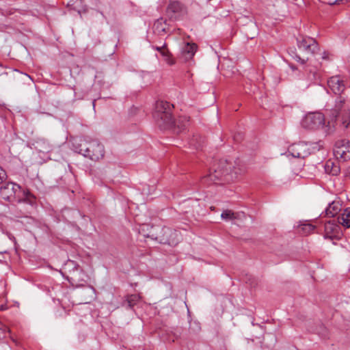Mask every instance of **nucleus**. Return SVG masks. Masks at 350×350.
<instances>
[{
	"mask_svg": "<svg viewBox=\"0 0 350 350\" xmlns=\"http://www.w3.org/2000/svg\"><path fill=\"white\" fill-rule=\"evenodd\" d=\"M342 110L345 111V100L339 97L336 102L335 108L331 111L332 118L325 124V116L320 112H312L307 113L301 120L304 128L309 130L324 129L325 133H330L334 128V122L340 116Z\"/></svg>",
	"mask_w": 350,
	"mask_h": 350,
	"instance_id": "1",
	"label": "nucleus"
},
{
	"mask_svg": "<svg viewBox=\"0 0 350 350\" xmlns=\"http://www.w3.org/2000/svg\"><path fill=\"white\" fill-rule=\"evenodd\" d=\"M213 171L202 178L203 183H213L215 184H224L233 181L239 175L245 172V167L239 161L234 162V165L230 163L227 160H220L213 167Z\"/></svg>",
	"mask_w": 350,
	"mask_h": 350,
	"instance_id": "2",
	"label": "nucleus"
},
{
	"mask_svg": "<svg viewBox=\"0 0 350 350\" xmlns=\"http://www.w3.org/2000/svg\"><path fill=\"white\" fill-rule=\"evenodd\" d=\"M174 106L169 102L159 100L155 104L154 111L153 112V118L161 129H171L177 126L180 131L184 130L188 124L189 118L187 116L180 117L176 121H174L172 111Z\"/></svg>",
	"mask_w": 350,
	"mask_h": 350,
	"instance_id": "3",
	"label": "nucleus"
},
{
	"mask_svg": "<svg viewBox=\"0 0 350 350\" xmlns=\"http://www.w3.org/2000/svg\"><path fill=\"white\" fill-rule=\"evenodd\" d=\"M73 147L75 152L94 161L102 159L105 155L103 145L95 139H79L73 144Z\"/></svg>",
	"mask_w": 350,
	"mask_h": 350,
	"instance_id": "4",
	"label": "nucleus"
},
{
	"mask_svg": "<svg viewBox=\"0 0 350 350\" xmlns=\"http://www.w3.org/2000/svg\"><path fill=\"white\" fill-rule=\"evenodd\" d=\"M0 196L10 202H21L29 198L30 192L16 183L9 182L0 187Z\"/></svg>",
	"mask_w": 350,
	"mask_h": 350,
	"instance_id": "5",
	"label": "nucleus"
},
{
	"mask_svg": "<svg viewBox=\"0 0 350 350\" xmlns=\"http://www.w3.org/2000/svg\"><path fill=\"white\" fill-rule=\"evenodd\" d=\"M334 155L336 159L345 161L350 159V141L340 139L336 142L334 149Z\"/></svg>",
	"mask_w": 350,
	"mask_h": 350,
	"instance_id": "6",
	"label": "nucleus"
},
{
	"mask_svg": "<svg viewBox=\"0 0 350 350\" xmlns=\"http://www.w3.org/2000/svg\"><path fill=\"white\" fill-rule=\"evenodd\" d=\"M297 41L298 48L308 54H314L319 50L318 43L311 37L301 36Z\"/></svg>",
	"mask_w": 350,
	"mask_h": 350,
	"instance_id": "7",
	"label": "nucleus"
},
{
	"mask_svg": "<svg viewBox=\"0 0 350 350\" xmlns=\"http://www.w3.org/2000/svg\"><path fill=\"white\" fill-rule=\"evenodd\" d=\"M288 152L295 158H305L310 154V147L307 143L299 142L291 145Z\"/></svg>",
	"mask_w": 350,
	"mask_h": 350,
	"instance_id": "8",
	"label": "nucleus"
},
{
	"mask_svg": "<svg viewBox=\"0 0 350 350\" xmlns=\"http://www.w3.org/2000/svg\"><path fill=\"white\" fill-rule=\"evenodd\" d=\"M185 12V8L178 1H172L167 5L166 13L170 18L176 19L177 16Z\"/></svg>",
	"mask_w": 350,
	"mask_h": 350,
	"instance_id": "9",
	"label": "nucleus"
},
{
	"mask_svg": "<svg viewBox=\"0 0 350 350\" xmlns=\"http://www.w3.org/2000/svg\"><path fill=\"white\" fill-rule=\"evenodd\" d=\"M327 85L335 94H340L345 89L344 81L339 76H333L327 81Z\"/></svg>",
	"mask_w": 350,
	"mask_h": 350,
	"instance_id": "10",
	"label": "nucleus"
},
{
	"mask_svg": "<svg viewBox=\"0 0 350 350\" xmlns=\"http://www.w3.org/2000/svg\"><path fill=\"white\" fill-rule=\"evenodd\" d=\"M340 230L339 224L336 223L335 220H329L324 224L325 235L328 237H332L336 235Z\"/></svg>",
	"mask_w": 350,
	"mask_h": 350,
	"instance_id": "11",
	"label": "nucleus"
},
{
	"mask_svg": "<svg viewBox=\"0 0 350 350\" xmlns=\"http://www.w3.org/2000/svg\"><path fill=\"white\" fill-rule=\"evenodd\" d=\"M342 210V204L340 201L334 200L329 203L325 209V215L328 217H335Z\"/></svg>",
	"mask_w": 350,
	"mask_h": 350,
	"instance_id": "12",
	"label": "nucleus"
},
{
	"mask_svg": "<svg viewBox=\"0 0 350 350\" xmlns=\"http://www.w3.org/2000/svg\"><path fill=\"white\" fill-rule=\"evenodd\" d=\"M197 50V45L194 43H186L182 49V53L185 59H191Z\"/></svg>",
	"mask_w": 350,
	"mask_h": 350,
	"instance_id": "13",
	"label": "nucleus"
},
{
	"mask_svg": "<svg viewBox=\"0 0 350 350\" xmlns=\"http://www.w3.org/2000/svg\"><path fill=\"white\" fill-rule=\"evenodd\" d=\"M337 221L345 228H350V208L343 210L337 218Z\"/></svg>",
	"mask_w": 350,
	"mask_h": 350,
	"instance_id": "14",
	"label": "nucleus"
},
{
	"mask_svg": "<svg viewBox=\"0 0 350 350\" xmlns=\"http://www.w3.org/2000/svg\"><path fill=\"white\" fill-rule=\"evenodd\" d=\"M315 228L316 226L312 224L311 221H304L299 225L298 231L304 235H308L312 233Z\"/></svg>",
	"mask_w": 350,
	"mask_h": 350,
	"instance_id": "15",
	"label": "nucleus"
},
{
	"mask_svg": "<svg viewBox=\"0 0 350 350\" xmlns=\"http://www.w3.org/2000/svg\"><path fill=\"white\" fill-rule=\"evenodd\" d=\"M325 170L326 173L332 176H337L340 171L339 165L330 160L326 162L325 165Z\"/></svg>",
	"mask_w": 350,
	"mask_h": 350,
	"instance_id": "16",
	"label": "nucleus"
},
{
	"mask_svg": "<svg viewBox=\"0 0 350 350\" xmlns=\"http://www.w3.org/2000/svg\"><path fill=\"white\" fill-rule=\"evenodd\" d=\"M154 29L158 34H162L166 32V21L162 18L158 19L154 24Z\"/></svg>",
	"mask_w": 350,
	"mask_h": 350,
	"instance_id": "17",
	"label": "nucleus"
},
{
	"mask_svg": "<svg viewBox=\"0 0 350 350\" xmlns=\"http://www.w3.org/2000/svg\"><path fill=\"white\" fill-rule=\"evenodd\" d=\"M239 214L238 213H234L231 210H224L221 215V217L222 219L226 221L229 220H234L237 219L239 217Z\"/></svg>",
	"mask_w": 350,
	"mask_h": 350,
	"instance_id": "18",
	"label": "nucleus"
},
{
	"mask_svg": "<svg viewBox=\"0 0 350 350\" xmlns=\"http://www.w3.org/2000/svg\"><path fill=\"white\" fill-rule=\"evenodd\" d=\"M10 329L5 325H0V340L3 339L6 336L8 333H10Z\"/></svg>",
	"mask_w": 350,
	"mask_h": 350,
	"instance_id": "19",
	"label": "nucleus"
},
{
	"mask_svg": "<svg viewBox=\"0 0 350 350\" xmlns=\"http://www.w3.org/2000/svg\"><path fill=\"white\" fill-rule=\"evenodd\" d=\"M350 124V116L349 113H346V115L342 117V124L344 128H347Z\"/></svg>",
	"mask_w": 350,
	"mask_h": 350,
	"instance_id": "20",
	"label": "nucleus"
},
{
	"mask_svg": "<svg viewBox=\"0 0 350 350\" xmlns=\"http://www.w3.org/2000/svg\"><path fill=\"white\" fill-rule=\"evenodd\" d=\"M6 172L1 167H0V184L2 183L3 181L6 179Z\"/></svg>",
	"mask_w": 350,
	"mask_h": 350,
	"instance_id": "21",
	"label": "nucleus"
},
{
	"mask_svg": "<svg viewBox=\"0 0 350 350\" xmlns=\"http://www.w3.org/2000/svg\"><path fill=\"white\" fill-rule=\"evenodd\" d=\"M137 299V296L135 295H131L128 297L127 301L129 303V306H132L134 304L133 302L135 301Z\"/></svg>",
	"mask_w": 350,
	"mask_h": 350,
	"instance_id": "22",
	"label": "nucleus"
},
{
	"mask_svg": "<svg viewBox=\"0 0 350 350\" xmlns=\"http://www.w3.org/2000/svg\"><path fill=\"white\" fill-rule=\"evenodd\" d=\"M164 59L169 65H173L174 64V61L172 58L170 53L167 57H164Z\"/></svg>",
	"mask_w": 350,
	"mask_h": 350,
	"instance_id": "23",
	"label": "nucleus"
},
{
	"mask_svg": "<svg viewBox=\"0 0 350 350\" xmlns=\"http://www.w3.org/2000/svg\"><path fill=\"white\" fill-rule=\"evenodd\" d=\"M161 55L163 57H167L170 53L169 51V50L167 49V47L165 46V48H163V49L160 52Z\"/></svg>",
	"mask_w": 350,
	"mask_h": 350,
	"instance_id": "24",
	"label": "nucleus"
},
{
	"mask_svg": "<svg viewBox=\"0 0 350 350\" xmlns=\"http://www.w3.org/2000/svg\"><path fill=\"white\" fill-rule=\"evenodd\" d=\"M166 46V44L164 43L163 46H152V49L159 51V53Z\"/></svg>",
	"mask_w": 350,
	"mask_h": 350,
	"instance_id": "25",
	"label": "nucleus"
},
{
	"mask_svg": "<svg viewBox=\"0 0 350 350\" xmlns=\"http://www.w3.org/2000/svg\"><path fill=\"white\" fill-rule=\"evenodd\" d=\"M162 230L165 231V233L167 232V233H170L171 234H174V235L177 234L176 231H172V230H170L169 228H163Z\"/></svg>",
	"mask_w": 350,
	"mask_h": 350,
	"instance_id": "26",
	"label": "nucleus"
},
{
	"mask_svg": "<svg viewBox=\"0 0 350 350\" xmlns=\"http://www.w3.org/2000/svg\"><path fill=\"white\" fill-rule=\"evenodd\" d=\"M342 0H335V1H329L327 3L330 5H336V4H340V3L342 1Z\"/></svg>",
	"mask_w": 350,
	"mask_h": 350,
	"instance_id": "27",
	"label": "nucleus"
},
{
	"mask_svg": "<svg viewBox=\"0 0 350 350\" xmlns=\"http://www.w3.org/2000/svg\"><path fill=\"white\" fill-rule=\"evenodd\" d=\"M322 59H328V57H329V53L327 52V51H324L323 53H322Z\"/></svg>",
	"mask_w": 350,
	"mask_h": 350,
	"instance_id": "28",
	"label": "nucleus"
},
{
	"mask_svg": "<svg viewBox=\"0 0 350 350\" xmlns=\"http://www.w3.org/2000/svg\"><path fill=\"white\" fill-rule=\"evenodd\" d=\"M295 59H296V61L299 62L301 64H304L305 63V60L302 59L299 56L296 55Z\"/></svg>",
	"mask_w": 350,
	"mask_h": 350,
	"instance_id": "29",
	"label": "nucleus"
},
{
	"mask_svg": "<svg viewBox=\"0 0 350 350\" xmlns=\"http://www.w3.org/2000/svg\"><path fill=\"white\" fill-rule=\"evenodd\" d=\"M8 309L6 304H1L0 305V310L3 311Z\"/></svg>",
	"mask_w": 350,
	"mask_h": 350,
	"instance_id": "30",
	"label": "nucleus"
},
{
	"mask_svg": "<svg viewBox=\"0 0 350 350\" xmlns=\"http://www.w3.org/2000/svg\"><path fill=\"white\" fill-rule=\"evenodd\" d=\"M151 237H152V239H156V240L159 239V241H160L161 242V241H164V239H160L157 236H156L155 237H154V234H152V235H151Z\"/></svg>",
	"mask_w": 350,
	"mask_h": 350,
	"instance_id": "31",
	"label": "nucleus"
},
{
	"mask_svg": "<svg viewBox=\"0 0 350 350\" xmlns=\"http://www.w3.org/2000/svg\"><path fill=\"white\" fill-rule=\"evenodd\" d=\"M347 176H350V165L348 167V168L347 169V173H346Z\"/></svg>",
	"mask_w": 350,
	"mask_h": 350,
	"instance_id": "32",
	"label": "nucleus"
},
{
	"mask_svg": "<svg viewBox=\"0 0 350 350\" xmlns=\"http://www.w3.org/2000/svg\"><path fill=\"white\" fill-rule=\"evenodd\" d=\"M164 242H165H165H167L169 244H174V241H170V240H168V239H167V240L164 241Z\"/></svg>",
	"mask_w": 350,
	"mask_h": 350,
	"instance_id": "33",
	"label": "nucleus"
},
{
	"mask_svg": "<svg viewBox=\"0 0 350 350\" xmlns=\"http://www.w3.org/2000/svg\"><path fill=\"white\" fill-rule=\"evenodd\" d=\"M94 102H95V100L93 101V103H92V105H93L94 107Z\"/></svg>",
	"mask_w": 350,
	"mask_h": 350,
	"instance_id": "34",
	"label": "nucleus"
},
{
	"mask_svg": "<svg viewBox=\"0 0 350 350\" xmlns=\"http://www.w3.org/2000/svg\"><path fill=\"white\" fill-rule=\"evenodd\" d=\"M0 66H3V65L0 63Z\"/></svg>",
	"mask_w": 350,
	"mask_h": 350,
	"instance_id": "35",
	"label": "nucleus"
}]
</instances>
